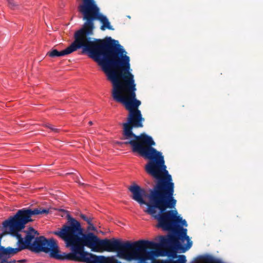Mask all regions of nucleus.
Masks as SVG:
<instances>
[{
  "mask_svg": "<svg viewBox=\"0 0 263 263\" xmlns=\"http://www.w3.org/2000/svg\"><path fill=\"white\" fill-rule=\"evenodd\" d=\"M106 75L113 86L112 97L114 100L122 104L128 111L127 121L122 124V139L127 140L124 144H129L133 153H137L149 160L145 165V171L152 172L153 168L164 165L162 153L153 147L155 143L152 137L144 133L137 136L133 132L134 128L143 126L144 118L139 109L141 102L136 99V84L130 69L128 71L120 70Z\"/></svg>",
  "mask_w": 263,
  "mask_h": 263,
  "instance_id": "obj_1",
  "label": "nucleus"
},
{
  "mask_svg": "<svg viewBox=\"0 0 263 263\" xmlns=\"http://www.w3.org/2000/svg\"><path fill=\"white\" fill-rule=\"evenodd\" d=\"M78 11L86 20L83 27L77 33L88 48V55L102 68L106 74L120 70L130 69V59L118 41L108 37L106 40L91 41L88 36L92 33L93 21L98 20L102 24L101 30H114L106 16L100 13V9L94 0H84L78 6Z\"/></svg>",
  "mask_w": 263,
  "mask_h": 263,
  "instance_id": "obj_2",
  "label": "nucleus"
},
{
  "mask_svg": "<svg viewBox=\"0 0 263 263\" xmlns=\"http://www.w3.org/2000/svg\"><path fill=\"white\" fill-rule=\"evenodd\" d=\"M153 170L152 172L145 171L148 175L157 180V182L150 190L148 195L149 203L147 204L145 212L157 220L158 228L173 233L176 226L175 218L177 213L176 211H166V209L174 208L176 203V200L173 196L174 183L165 164Z\"/></svg>",
  "mask_w": 263,
  "mask_h": 263,
  "instance_id": "obj_3",
  "label": "nucleus"
},
{
  "mask_svg": "<svg viewBox=\"0 0 263 263\" xmlns=\"http://www.w3.org/2000/svg\"><path fill=\"white\" fill-rule=\"evenodd\" d=\"M48 213V209L24 208L18 210L14 215L3 222L4 233L10 234L17 239L16 248L7 247L8 259L26 249L36 253L43 252L50 254L52 242L49 239L43 236L35 238L39 233L31 227H29L28 230L23 231L25 225L33 221L32 216Z\"/></svg>",
  "mask_w": 263,
  "mask_h": 263,
  "instance_id": "obj_4",
  "label": "nucleus"
},
{
  "mask_svg": "<svg viewBox=\"0 0 263 263\" xmlns=\"http://www.w3.org/2000/svg\"><path fill=\"white\" fill-rule=\"evenodd\" d=\"M160 243L143 240L142 251L145 254L144 259L140 263H146L147 260H151L156 256L167 255L174 260L178 257L177 252L184 253L189 249L192 245V241H187L185 246L182 245L181 239L174 237L161 236Z\"/></svg>",
  "mask_w": 263,
  "mask_h": 263,
  "instance_id": "obj_5",
  "label": "nucleus"
},
{
  "mask_svg": "<svg viewBox=\"0 0 263 263\" xmlns=\"http://www.w3.org/2000/svg\"><path fill=\"white\" fill-rule=\"evenodd\" d=\"M79 49H82L83 53H87L88 54V47L84 45V43L82 42V39L80 37L76 31L74 34V41L69 46L60 51L55 49H52L48 51L46 55L51 58L62 57L69 54Z\"/></svg>",
  "mask_w": 263,
  "mask_h": 263,
  "instance_id": "obj_6",
  "label": "nucleus"
},
{
  "mask_svg": "<svg viewBox=\"0 0 263 263\" xmlns=\"http://www.w3.org/2000/svg\"><path fill=\"white\" fill-rule=\"evenodd\" d=\"M175 221L176 222V226L174 228V232L173 233H169L167 235L181 239L182 242H184L185 240L187 241H191L189 236L187 235V229L182 227L183 226H187L185 220L182 219L181 217L176 215Z\"/></svg>",
  "mask_w": 263,
  "mask_h": 263,
  "instance_id": "obj_7",
  "label": "nucleus"
},
{
  "mask_svg": "<svg viewBox=\"0 0 263 263\" xmlns=\"http://www.w3.org/2000/svg\"><path fill=\"white\" fill-rule=\"evenodd\" d=\"M129 190L133 193L132 198L137 201L140 204H146L149 202H146L143 199L145 196V191L144 189H141L139 185L134 184L131 185Z\"/></svg>",
  "mask_w": 263,
  "mask_h": 263,
  "instance_id": "obj_8",
  "label": "nucleus"
},
{
  "mask_svg": "<svg viewBox=\"0 0 263 263\" xmlns=\"http://www.w3.org/2000/svg\"><path fill=\"white\" fill-rule=\"evenodd\" d=\"M186 260L185 256L184 255H180L178 256V259L173 260L172 258H170L167 260L163 261L162 263H186Z\"/></svg>",
  "mask_w": 263,
  "mask_h": 263,
  "instance_id": "obj_9",
  "label": "nucleus"
},
{
  "mask_svg": "<svg viewBox=\"0 0 263 263\" xmlns=\"http://www.w3.org/2000/svg\"><path fill=\"white\" fill-rule=\"evenodd\" d=\"M81 218L84 220V221H85L86 222H87V223L89 225V228H90L91 227L93 228V230H94V227H93V225L92 223V219L90 217H87V216H86L84 214H81Z\"/></svg>",
  "mask_w": 263,
  "mask_h": 263,
  "instance_id": "obj_10",
  "label": "nucleus"
},
{
  "mask_svg": "<svg viewBox=\"0 0 263 263\" xmlns=\"http://www.w3.org/2000/svg\"><path fill=\"white\" fill-rule=\"evenodd\" d=\"M45 126L54 133H58L59 130V129L55 128L53 125L49 123L45 124Z\"/></svg>",
  "mask_w": 263,
  "mask_h": 263,
  "instance_id": "obj_11",
  "label": "nucleus"
},
{
  "mask_svg": "<svg viewBox=\"0 0 263 263\" xmlns=\"http://www.w3.org/2000/svg\"><path fill=\"white\" fill-rule=\"evenodd\" d=\"M7 2L9 4V6L11 9H14L16 7V5L14 2L13 0H7Z\"/></svg>",
  "mask_w": 263,
  "mask_h": 263,
  "instance_id": "obj_12",
  "label": "nucleus"
},
{
  "mask_svg": "<svg viewBox=\"0 0 263 263\" xmlns=\"http://www.w3.org/2000/svg\"><path fill=\"white\" fill-rule=\"evenodd\" d=\"M26 261H27V260L25 259L18 260V262H25Z\"/></svg>",
  "mask_w": 263,
  "mask_h": 263,
  "instance_id": "obj_13",
  "label": "nucleus"
},
{
  "mask_svg": "<svg viewBox=\"0 0 263 263\" xmlns=\"http://www.w3.org/2000/svg\"><path fill=\"white\" fill-rule=\"evenodd\" d=\"M88 123H89V124L90 125H92V121H89Z\"/></svg>",
  "mask_w": 263,
  "mask_h": 263,
  "instance_id": "obj_14",
  "label": "nucleus"
},
{
  "mask_svg": "<svg viewBox=\"0 0 263 263\" xmlns=\"http://www.w3.org/2000/svg\"><path fill=\"white\" fill-rule=\"evenodd\" d=\"M84 1V0H82V2H83V1Z\"/></svg>",
  "mask_w": 263,
  "mask_h": 263,
  "instance_id": "obj_15",
  "label": "nucleus"
}]
</instances>
